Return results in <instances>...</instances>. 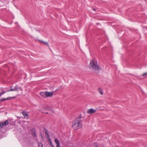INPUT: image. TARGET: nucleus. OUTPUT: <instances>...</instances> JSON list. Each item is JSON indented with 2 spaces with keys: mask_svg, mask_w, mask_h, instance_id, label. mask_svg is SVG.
<instances>
[{
  "mask_svg": "<svg viewBox=\"0 0 147 147\" xmlns=\"http://www.w3.org/2000/svg\"><path fill=\"white\" fill-rule=\"evenodd\" d=\"M72 126L73 128L75 130L81 128L82 127L81 120L79 118L76 119L73 123Z\"/></svg>",
  "mask_w": 147,
  "mask_h": 147,
  "instance_id": "f257e3e1",
  "label": "nucleus"
},
{
  "mask_svg": "<svg viewBox=\"0 0 147 147\" xmlns=\"http://www.w3.org/2000/svg\"><path fill=\"white\" fill-rule=\"evenodd\" d=\"M90 68L93 69V70L96 71L101 69L97 65V62L96 60H92L90 63Z\"/></svg>",
  "mask_w": 147,
  "mask_h": 147,
  "instance_id": "f03ea898",
  "label": "nucleus"
},
{
  "mask_svg": "<svg viewBox=\"0 0 147 147\" xmlns=\"http://www.w3.org/2000/svg\"><path fill=\"white\" fill-rule=\"evenodd\" d=\"M9 123L8 120L6 121L4 123L2 122L0 123V128H2L4 125H8Z\"/></svg>",
  "mask_w": 147,
  "mask_h": 147,
  "instance_id": "7ed1b4c3",
  "label": "nucleus"
},
{
  "mask_svg": "<svg viewBox=\"0 0 147 147\" xmlns=\"http://www.w3.org/2000/svg\"><path fill=\"white\" fill-rule=\"evenodd\" d=\"M53 95V93L51 92H46V96L47 97H51Z\"/></svg>",
  "mask_w": 147,
  "mask_h": 147,
  "instance_id": "20e7f679",
  "label": "nucleus"
},
{
  "mask_svg": "<svg viewBox=\"0 0 147 147\" xmlns=\"http://www.w3.org/2000/svg\"><path fill=\"white\" fill-rule=\"evenodd\" d=\"M96 112V110H94L92 109H88L87 111V113L89 114H91L95 113Z\"/></svg>",
  "mask_w": 147,
  "mask_h": 147,
  "instance_id": "39448f33",
  "label": "nucleus"
},
{
  "mask_svg": "<svg viewBox=\"0 0 147 147\" xmlns=\"http://www.w3.org/2000/svg\"><path fill=\"white\" fill-rule=\"evenodd\" d=\"M18 90V88L17 87V86H16L15 87V88L13 89V88H11L9 90H7L5 91H6V92H9V91H17ZM4 91H5L4 90H3Z\"/></svg>",
  "mask_w": 147,
  "mask_h": 147,
  "instance_id": "423d86ee",
  "label": "nucleus"
},
{
  "mask_svg": "<svg viewBox=\"0 0 147 147\" xmlns=\"http://www.w3.org/2000/svg\"><path fill=\"white\" fill-rule=\"evenodd\" d=\"M22 113L25 118H28V115L25 112L22 111Z\"/></svg>",
  "mask_w": 147,
  "mask_h": 147,
  "instance_id": "0eeeda50",
  "label": "nucleus"
},
{
  "mask_svg": "<svg viewBox=\"0 0 147 147\" xmlns=\"http://www.w3.org/2000/svg\"><path fill=\"white\" fill-rule=\"evenodd\" d=\"M55 142L57 145V146H60V144L58 139L55 138Z\"/></svg>",
  "mask_w": 147,
  "mask_h": 147,
  "instance_id": "6e6552de",
  "label": "nucleus"
},
{
  "mask_svg": "<svg viewBox=\"0 0 147 147\" xmlns=\"http://www.w3.org/2000/svg\"><path fill=\"white\" fill-rule=\"evenodd\" d=\"M40 94L41 96H42L43 97H45L46 96V92H40Z\"/></svg>",
  "mask_w": 147,
  "mask_h": 147,
  "instance_id": "1a4fd4ad",
  "label": "nucleus"
},
{
  "mask_svg": "<svg viewBox=\"0 0 147 147\" xmlns=\"http://www.w3.org/2000/svg\"><path fill=\"white\" fill-rule=\"evenodd\" d=\"M31 131L32 134L34 135V136L35 137H36V134L35 130L34 129H32L31 130Z\"/></svg>",
  "mask_w": 147,
  "mask_h": 147,
  "instance_id": "9d476101",
  "label": "nucleus"
},
{
  "mask_svg": "<svg viewBox=\"0 0 147 147\" xmlns=\"http://www.w3.org/2000/svg\"><path fill=\"white\" fill-rule=\"evenodd\" d=\"M44 130L45 132V134L47 136V138H49V136L48 134V132L47 129L45 128H44Z\"/></svg>",
  "mask_w": 147,
  "mask_h": 147,
  "instance_id": "9b49d317",
  "label": "nucleus"
},
{
  "mask_svg": "<svg viewBox=\"0 0 147 147\" xmlns=\"http://www.w3.org/2000/svg\"><path fill=\"white\" fill-rule=\"evenodd\" d=\"M38 41H40V42H42L44 44L47 45L48 47L49 46V44H48V42H44V41H42V40H39Z\"/></svg>",
  "mask_w": 147,
  "mask_h": 147,
  "instance_id": "f8f14e48",
  "label": "nucleus"
},
{
  "mask_svg": "<svg viewBox=\"0 0 147 147\" xmlns=\"http://www.w3.org/2000/svg\"><path fill=\"white\" fill-rule=\"evenodd\" d=\"M98 91L101 94H103V91L101 88H99L98 89Z\"/></svg>",
  "mask_w": 147,
  "mask_h": 147,
  "instance_id": "ddd939ff",
  "label": "nucleus"
},
{
  "mask_svg": "<svg viewBox=\"0 0 147 147\" xmlns=\"http://www.w3.org/2000/svg\"><path fill=\"white\" fill-rule=\"evenodd\" d=\"M6 92V91H4L3 90H2L1 92H0V96H1L2 94H4Z\"/></svg>",
  "mask_w": 147,
  "mask_h": 147,
  "instance_id": "4468645a",
  "label": "nucleus"
},
{
  "mask_svg": "<svg viewBox=\"0 0 147 147\" xmlns=\"http://www.w3.org/2000/svg\"><path fill=\"white\" fill-rule=\"evenodd\" d=\"M11 98V97L10 98ZM10 98H1L0 99V100L1 101H4L5 100L9 99Z\"/></svg>",
  "mask_w": 147,
  "mask_h": 147,
  "instance_id": "2eb2a0df",
  "label": "nucleus"
},
{
  "mask_svg": "<svg viewBox=\"0 0 147 147\" xmlns=\"http://www.w3.org/2000/svg\"><path fill=\"white\" fill-rule=\"evenodd\" d=\"M38 146L39 147H43V145L41 143H38Z\"/></svg>",
  "mask_w": 147,
  "mask_h": 147,
  "instance_id": "dca6fc26",
  "label": "nucleus"
},
{
  "mask_svg": "<svg viewBox=\"0 0 147 147\" xmlns=\"http://www.w3.org/2000/svg\"><path fill=\"white\" fill-rule=\"evenodd\" d=\"M147 76V72L145 73H144L142 75V76Z\"/></svg>",
  "mask_w": 147,
  "mask_h": 147,
  "instance_id": "f3484780",
  "label": "nucleus"
},
{
  "mask_svg": "<svg viewBox=\"0 0 147 147\" xmlns=\"http://www.w3.org/2000/svg\"><path fill=\"white\" fill-rule=\"evenodd\" d=\"M48 140L49 141V142H50V144H51L52 142L51 141V139L50 138H49V139Z\"/></svg>",
  "mask_w": 147,
  "mask_h": 147,
  "instance_id": "a211bd4d",
  "label": "nucleus"
},
{
  "mask_svg": "<svg viewBox=\"0 0 147 147\" xmlns=\"http://www.w3.org/2000/svg\"><path fill=\"white\" fill-rule=\"evenodd\" d=\"M50 144L51 145V146H52V147H55L54 146V145H53L52 144V142H51V144Z\"/></svg>",
  "mask_w": 147,
  "mask_h": 147,
  "instance_id": "6ab92c4d",
  "label": "nucleus"
},
{
  "mask_svg": "<svg viewBox=\"0 0 147 147\" xmlns=\"http://www.w3.org/2000/svg\"><path fill=\"white\" fill-rule=\"evenodd\" d=\"M82 118V116L81 115H80L79 116V117L78 118L80 119Z\"/></svg>",
  "mask_w": 147,
  "mask_h": 147,
  "instance_id": "aec40b11",
  "label": "nucleus"
},
{
  "mask_svg": "<svg viewBox=\"0 0 147 147\" xmlns=\"http://www.w3.org/2000/svg\"><path fill=\"white\" fill-rule=\"evenodd\" d=\"M95 144L94 145V146H95V147H98V145H97L96 144Z\"/></svg>",
  "mask_w": 147,
  "mask_h": 147,
  "instance_id": "412c9836",
  "label": "nucleus"
},
{
  "mask_svg": "<svg viewBox=\"0 0 147 147\" xmlns=\"http://www.w3.org/2000/svg\"><path fill=\"white\" fill-rule=\"evenodd\" d=\"M57 147H60V146H57Z\"/></svg>",
  "mask_w": 147,
  "mask_h": 147,
  "instance_id": "4be33fe9",
  "label": "nucleus"
}]
</instances>
